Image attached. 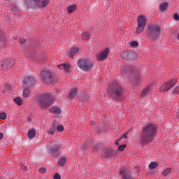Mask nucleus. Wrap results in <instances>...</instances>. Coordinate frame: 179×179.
Masks as SVG:
<instances>
[{
    "mask_svg": "<svg viewBox=\"0 0 179 179\" xmlns=\"http://www.w3.org/2000/svg\"><path fill=\"white\" fill-rule=\"evenodd\" d=\"M157 127L155 124H148L143 128L140 142L143 146H145L155 141Z\"/></svg>",
    "mask_w": 179,
    "mask_h": 179,
    "instance_id": "1",
    "label": "nucleus"
},
{
    "mask_svg": "<svg viewBox=\"0 0 179 179\" xmlns=\"http://www.w3.org/2000/svg\"><path fill=\"white\" fill-rule=\"evenodd\" d=\"M108 93L111 97L116 100L121 101L124 99V92L118 82L113 81L108 87Z\"/></svg>",
    "mask_w": 179,
    "mask_h": 179,
    "instance_id": "2",
    "label": "nucleus"
},
{
    "mask_svg": "<svg viewBox=\"0 0 179 179\" xmlns=\"http://www.w3.org/2000/svg\"><path fill=\"white\" fill-rule=\"evenodd\" d=\"M120 73L124 78L131 80L132 79V76L133 78H135V76L138 75V69L134 66H122L120 68Z\"/></svg>",
    "mask_w": 179,
    "mask_h": 179,
    "instance_id": "3",
    "label": "nucleus"
},
{
    "mask_svg": "<svg viewBox=\"0 0 179 179\" xmlns=\"http://www.w3.org/2000/svg\"><path fill=\"white\" fill-rule=\"evenodd\" d=\"M55 98L54 96L45 93L42 94L39 98V106L41 108H48L52 104Z\"/></svg>",
    "mask_w": 179,
    "mask_h": 179,
    "instance_id": "4",
    "label": "nucleus"
},
{
    "mask_svg": "<svg viewBox=\"0 0 179 179\" xmlns=\"http://www.w3.org/2000/svg\"><path fill=\"white\" fill-rule=\"evenodd\" d=\"M48 3V0H25V6L29 8H45Z\"/></svg>",
    "mask_w": 179,
    "mask_h": 179,
    "instance_id": "5",
    "label": "nucleus"
},
{
    "mask_svg": "<svg viewBox=\"0 0 179 179\" xmlns=\"http://www.w3.org/2000/svg\"><path fill=\"white\" fill-rule=\"evenodd\" d=\"M146 34L151 40H156L160 36V27L156 24H150L146 31Z\"/></svg>",
    "mask_w": 179,
    "mask_h": 179,
    "instance_id": "6",
    "label": "nucleus"
},
{
    "mask_svg": "<svg viewBox=\"0 0 179 179\" xmlns=\"http://www.w3.org/2000/svg\"><path fill=\"white\" fill-rule=\"evenodd\" d=\"M78 65L80 69H82L84 72H87L93 68V62H92L89 59H80L78 62Z\"/></svg>",
    "mask_w": 179,
    "mask_h": 179,
    "instance_id": "7",
    "label": "nucleus"
},
{
    "mask_svg": "<svg viewBox=\"0 0 179 179\" xmlns=\"http://www.w3.org/2000/svg\"><path fill=\"white\" fill-rule=\"evenodd\" d=\"M43 83H54L55 76L51 71H43L41 73Z\"/></svg>",
    "mask_w": 179,
    "mask_h": 179,
    "instance_id": "8",
    "label": "nucleus"
},
{
    "mask_svg": "<svg viewBox=\"0 0 179 179\" xmlns=\"http://www.w3.org/2000/svg\"><path fill=\"white\" fill-rule=\"evenodd\" d=\"M138 27L136 28V34H141L143 30H145V26H146V17L143 16H139L137 20Z\"/></svg>",
    "mask_w": 179,
    "mask_h": 179,
    "instance_id": "9",
    "label": "nucleus"
},
{
    "mask_svg": "<svg viewBox=\"0 0 179 179\" xmlns=\"http://www.w3.org/2000/svg\"><path fill=\"white\" fill-rule=\"evenodd\" d=\"M13 65H15V61L13 60V59H4L0 62V69L8 71L10 69Z\"/></svg>",
    "mask_w": 179,
    "mask_h": 179,
    "instance_id": "10",
    "label": "nucleus"
},
{
    "mask_svg": "<svg viewBox=\"0 0 179 179\" xmlns=\"http://www.w3.org/2000/svg\"><path fill=\"white\" fill-rule=\"evenodd\" d=\"M121 57L126 61H132V59L136 58V53L134 52L124 51L122 52Z\"/></svg>",
    "mask_w": 179,
    "mask_h": 179,
    "instance_id": "11",
    "label": "nucleus"
},
{
    "mask_svg": "<svg viewBox=\"0 0 179 179\" xmlns=\"http://www.w3.org/2000/svg\"><path fill=\"white\" fill-rule=\"evenodd\" d=\"M108 54H110V50H108V48H106L96 55L97 61H106L107 57H108Z\"/></svg>",
    "mask_w": 179,
    "mask_h": 179,
    "instance_id": "12",
    "label": "nucleus"
},
{
    "mask_svg": "<svg viewBox=\"0 0 179 179\" xmlns=\"http://www.w3.org/2000/svg\"><path fill=\"white\" fill-rule=\"evenodd\" d=\"M176 83H177V79L176 78L165 83L163 85V92H169L171 87H174V86H176Z\"/></svg>",
    "mask_w": 179,
    "mask_h": 179,
    "instance_id": "13",
    "label": "nucleus"
},
{
    "mask_svg": "<svg viewBox=\"0 0 179 179\" xmlns=\"http://www.w3.org/2000/svg\"><path fill=\"white\" fill-rule=\"evenodd\" d=\"M120 174L123 176L122 179H134V177L131 176V171L125 168L120 169Z\"/></svg>",
    "mask_w": 179,
    "mask_h": 179,
    "instance_id": "14",
    "label": "nucleus"
},
{
    "mask_svg": "<svg viewBox=\"0 0 179 179\" xmlns=\"http://www.w3.org/2000/svg\"><path fill=\"white\" fill-rule=\"evenodd\" d=\"M36 83V79L33 77L28 76L24 79L23 85L28 87H31Z\"/></svg>",
    "mask_w": 179,
    "mask_h": 179,
    "instance_id": "15",
    "label": "nucleus"
},
{
    "mask_svg": "<svg viewBox=\"0 0 179 179\" xmlns=\"http://www.w3.org/2000/svg\"><path fill=\"white\" fill-rule=\"evenodd\" d=\"M59 149H61L59 145H55L50 147L49 149V153L50 155H52V156L57 157L59 155Z\"/></svg>",
    "mask_w": 179,
    "mask_h": 179,
    "instance_id": "16",
    "label": "nucleus"
},
{
    "mask_svg": "<svg viewBox=\"0 0 179 179\" xmlns=\"http://www.w3.org/2000/svg\"><path fill=\"white\" fill-rule=\"evenodd\" d=\"M57 125H59L58 121H54L52 127H51L48 131L49 135H54V134H55Z\"/></svg>",
    "mask_w": 179,
    "mask_h": 179,
    "instance_id": "17",
    "label": "nucleus"
},
{
    "mask_svg": "<svg viewBox=\"0 0 179 179\" xmlns=\"http://www.w3.org/2000/svg\"><path fill=\"white\" fill-rule=\"evenodd\" d=\"M79 52V48H73L71 49L70 52L68 54V57L70 58H73L74 55H76Z\"/></svg>",
    "mask_w": 179,
    "mask_h": 179,
    "instance_id": "18",
    "label": "nucleus"
},
{
    "mask_svg": "<svg viewBox=\"0 0 179 179\" xmlns=\"http://www.w3.org/2000/svg\"><path fill=\"white\" fill-rule=\"evenodd\" d=\"M59 69H62L64 72H70L71 71V66L69 64H62L58 66Z\"/></svg>",
    "mask_w": 179,
    "mask_h": 179,
    "instance_id": "19",
    "label": "nucleus"
},
{
    "mask_svg": "<svg viewBox=\"0 0 179 179\" xmlns=\"http://www.w3.org/2000/svg\"><path fill=\"white\" fill-rule=\"evenodd\" d=\"M50 111L53 114H56V115L61 114V108H59V107H57V106H52L50 108Z\"/></svg>",
    "mask_w": 179,
    "mask_h": 179,
    "instance_id": "20",
    "label": "nucleus"
},
{
    "mask_svg": "<svg viewBox=\"0 0 179 179\" xmlns=\"http://www.w3.org/2000/svg\"><path fill=\"white\" fill-rule=\"evenodd\" d=\"M78 94V90L76 88H73L72 90H71L68 97L69 99H73V97H75V96H76V94Z\"/></svg>",
    "mask_w": 179,
    "mask_h": 179,
    "instance_id": "21",
    "label": "nucleus"
},
{
    "mask_svg": "<svg viewBox=\"0 0 179 179\" xmlns=\"http://www.w3.org/2000/svg\"><path fill=\"white\" fill-rule=\"evenodd\" d=\"M28 138L29 139H34V138H36V129H31L28 131Z\"/></svg>",
    "mask_w": 179,
    "mask_h": 179,
    "instance_id": "22",
    "label": "nucleus"
},
{
    "mask_svg": "<svg viewBox=\"0 0 179 179\" xmlns=\"http://www.w3.org/2000/svg\"><path fill=\"white\" fill-rule=\"evenodd\" d=\"M67 12L69 13H72L76 10V5H72L67 7Z\"/></svg>",
    "mask_w": 179,
    "mask_h": 179,
    "instance_id": "23",
    "label": "nucleus"
},
{
    "mask_svg": "<svg viewBox=\"0 0 179 179\" xmlns=\"http://www.w3.org/2000/svg\"><path fill=\"white\" fill-rule=\"evenodd\" d=\"M157 166H159V163L157 162H151L150 163L149 166H148V168H149V170H153L155 169H156V167H157Z\"/></svg>",
    "mask_w": 179,
    "mask_h": 179,
    "instance_id": "24",
    "label": "nucleus"
},
{
    "mask_svg": "<svg viewBox=\"0 0 179 179\" xmlns=\"http://www.w3.org/2000/svg\"><path fill=\"white\" fill-rule=\"evenodd\" d=\"M14 101L17 106H22L23 104V99L20 97L14 98Z\"/></svg>",
    "mask_w": 179,
    "mask_h": 179,
    "instance_id": "25",
    "label": "nucleus"
},
{
    "mask_svg": "<svg viewBox=\"0 0 179 179\" xmlns=\"http://www.w3.org/2000/svg\"><path fill=\"white\" fill-rule=\"evenodd\" d=\"M170 173H171V168H168V169L164 170V171L162 172V176H164V177H166V176H169V174H170Z\"/></svg>",
    "mask_w": 179,
    "mask_h": 179,
    "instance_id": "26",
    "label": "nucleus"
},
{
    "mask_svg": "<svg viewBox=\"0 0 179 179\" xmlns=\"http://www.w3.org/2000/svg\"><path fill=\"white\" fill-rule=\"evenodd\" d=\"M168 6H169V3H163L160 6V9L163 12V11L166 10V9H167Z\"/></svg>",
    "mask_w": 179,
    "mask_h": 179,
    "instance_id": "27",
    "label": "nucleus"
},
{
    "mask_svg": "<svg viewBox=\"0 0 179 179\" xmlns=\"http://www.w3.org/2000/svg\"><path fill=\"white\" fill-rule=\"evenodd\" d=\"M29 94H30V90L29 88L24 89L23 91V96L29 97Z\"/></svg>",
    "mask_w": 179,
    "mask_h": 179,
    "instance_id": "28",
    "label": "nucleus"
},
{
    "mask_svg": "<svg viewBox=\"0 0 179 179\" xmlns=\"http://www.w3.org/2000/svg\"><path fill=\"white\" fill-rule=\"evenodd\" d=\"M66 162V158L62 157L59 161L58 164H59V166H64Z\"/></svg>",
    "mask_w": 179,
    "mask_h": 179,
    "instance_id": "29",
    "label": "nucleus"
},
{
    "mask_svg": "<svg viewBox=\"0 0 179 179\" xmlns=\"http://www.w3.org/2000/svg\"><path fill=\"white\" fill-rule=\"evenodd\" d=\"M149 90H150V87H148V88H146L145 90H144L141 92V96H142V97H144V96H146V94H148V93H149Z\"/></svg>",
    "mask_w": 179,
    "mask_h": 179,
    "instance_id": "30",
    "label": "nucleus"
},
{
    "mask_svg": "<svg viewBox=\"0 0 179 179\" xmlns=\"http://www.w3.org/2000/svg\"><path fill=\"white\" fill-rule=\"evenodd\" d=\"M89 32H84L83 34L82 35L83 39V40H89Z\"/></svg>",
    "mask_w": 179,
    "mask_h": 179,
    "instance_id": "31",
    "label": "nucleus"
},
{
    "mask_svg": "<svg viewBox=\"0 0 179 179\" xmlns=\"http://www.w3.org/2000/svg\"><path fill=\"white\" fill-rule=\"evenodd\" d=\"M56 131H58V132H62V131H64V126L58 124L56 127Z\"/></svg>",
    "mask_w": 179,
    "mask_h": 179,
    "instance_id": "32",
    "label": "nucleus"
},
{
    "mask_svg": "<svg viewBox=\"0 0 179 179\" xmlns=\"http://www.w3.org/2000/svg\"><path fill=\"white\" fill-rule=\"evenodd\" d=\"M81 99L83 101H87V100H89V96L86 94H83Z\"/></svg>",
    "mask_w": 179,
    "mask_h": 179,
    "instance_id": "33",
    "label": "nucleus"
},
{
    "mask_svg": "<svg viewBox=\"0 0 179 179\" xmlns=\"http://www.w3.org/2000/svg\"><path fill=\"white\" fill-rule=\"evenodd\" d=\"M11 10H17V5H16V3H11Z\"/></svg>",
    "mask_w": 179,
    "mask_h": 179,
    "instance_id": "34",
    "label": "nucleus"
},
{
    "mask_svg": "<svg viewBox=\"0 0 179 179\" xmlns=\"http://www.w3.org/2000/svg\"><path fill=\"white\" fill-rule=\"evenodd\" d=\"M125 148H127V145H120L118 147V150H120V152H124Z\"/></svg>",
    "mask_w": 179,
    "mask_h": 179,
    "instance_id": "35",
    "label": "nucleus"
},
{
    "mask_svg": "<svg viewBox=\"0 0 179 179\" xmlns=\"http://www.w3.org/2000/svg\"><path fill=\"white\" fill-rule=\"evenodd\" d=\"M0 120H6V114L5 113H0Z\"/></svg>",
    "mask_w": 179,
    "mask_h": 179,
    "instance_id": "36",
    "label": "nucleus"
},
{
    "mask_svg": "<svg viewBox=\"0 0 179 179\" xmlns=\"http://www.w3.org/2000/svg\"><path fill=\"white\" fill-rule=\"evenodd\" d=\"M173 93H174L175 94H179V87H176L173 90Z\"/></svg>",
    "mask_w": 179,
    "mask_h": 179,
    "instance_id": "37",
    "label": "nucleus"
},
{
    "mask_svg": "<svg viewBox=\"0 0 179 179\" xmlns=\"http://www.w3.org/2000/svg\"><path fill=\"white\" fill-rule=\"evenodd\" d=\"M39 173H42V174H45V173H47V169H45V168H41L39 169Z\"/></svg>",
    "mask_w": 179,
    "mask_h": 179,
    "instance_id": "38",
    "label": "nucleus"
},
{
    "mask_svg": "<svg viewBox=\"0 0 179 179\" xmlns=\"http://www.w3.org/2000/svg\"><path fill=\"white\" fill-rule=\"evenodd\" d=\"M131 47H138V42L137 41H132L131 43Z\"/></svg>",
    "mask_w": 179,
    "mask_h": 179,
    "instance_id": "39",
    "label": "nucleus"
},
{
    "mask_svg": "<svg viewBox=\"0 0 179 179\" xmlns=\"http://www.w3.org/2000/svg\"><path fill=\"white\" fill-rule=\"evenodd\" d=\"M24 43H26V39H24V38H20V44H24Z\"/></svg>",
    "mask_w": 179,
    "mask_h": 179,
    "instance_id": "40",
    "label": "nucleus"
},
{
    "mask_svg": "<svg viewBox=\"0 0 179 179\" xmlns=\"http://www.w3.org/2000/svg\"><path fill=\"white\" fill-rule=\"evenodd\" d=\"M53 179H61V176L58 173H56L54 176H53Z\"/></svg>",
    "mask_w": 179,
    "mask_h": 179,
    "instance_id": "41",
    "label": "nucleus"
},
{
    "mask_svg": "<svg viewBox=\"0 0 179 179\" xmlns=\"http://www.w3.org/2000/svg\"><path fill=\"white\" fill-rule=\"evenodd\" d=\"M173 17H174L175 20H177V21L179 20V15H178V14H174Z\"/></svg>",
    "mask_w": 179,
    "mask_h": 179,
    "instance_id": "42",
    "label": "nucleus"
},
{
    "mask_svg": "<svg viewBox=\"0 0 179 179\" xmlns=\"http://www.w3.org/2000/svg\"><path fill=\"white\" fill-rule=\"evenodd\" d=\"M22 167L24 171H27V166L26 165H22Z\"/></svg>",
    "mask_w": 179,
    "mask_h": 179,
    "instance_id": "43",
    "label": "nucleus"
},
{
    "mask_svg": "<svg viewBox=\"0 0 179 179\" xmlns=\"http://www.w3.org/2000/svg\"><path fill=\"white\" fill-rule=\"evenodd\" d=\"M0 139H3V134L0 132Z\"/></svg>",
    "mask_w": 179,
    "mask_h": 179,
    "instance_id": "44",
    "label": "nucleus"
},
{
    "mask_svg": "<svg viewBox=\"0 0 179 179\" xmlns=\"http://www.w3.org/2000/svg\"><path fill=\"white\" fill-rule=\"evenodd\" d=\"M3 34V32L0 29V38L2 37V35Z\"/></svg>",
    "mask_w": 179,
    "mask_h": 179,
    "instance_id": "45",
    "label": "nucleus"
},
{
    "mask_svg": "<svg viewBox=\"0 0 179 179\" xmlns=\"http://www.w3.org/2000/svg\"><path fill=\"white\" fill-rule=\"evenodd\" d=\"M124 138H127V134H124V135L121 138V139H124Z\"/></svg>",
    "mask_w": 179,
    "mask_h": 179,
    "instance_id": "46",
    "label": "nucleus"
},
{
    "mask_svg": "<svg viewBox=\"0 0 179 179\" xmlns=\"http://www.w3.org/2000/svg\"><path fill=\"white\" fill-rule=\"evenodd\" d=\"M120 142V140H117L115 143L116 145H119L118 143Z\"/></svg>",
    "mask_w": 179,
    "mask_h": 179,
    "instance_id": "47",
    "label": "nucleus"
},
{
    "mask_svg": "<svg viewBox=\"0 0 179 179\" xmlns=\"http://www.w3.org/2000/svg\"><path fill=\"white\" fill-rule=\"evenodd\" d=\"M28 121L31 122V118L29 117Z\"/></svg>",
    "mask_w": 179,
    "mask_h": 179,
    "instance_id": "48",
    "label": "nucleus"
},
{
    "mask_svg": "<svg viewBox=\"0 0 179 179\" xmlns=\"http://www.w3.org/2000/svg\"><path fill=\"white\" fill-rule=\"evenodd\" d=\"M177 39L179 40V34L177 35Z\"/></svg>",
    "mask_w": 179,
    "mask_h": 179,
    "instance_id": "49",
    "label": "nucleus"
},
{
    "mask_svg": "<svg viewBox=\"0 0 179 179\" xmlns=\"http://www.w3.org/2000/svg\"><path fill=\"white\" fill-rule=\"evenodd\" d=\"M6 1H12V0H6Z\"/></svg>",
    "mask_w": 179,
    "mask_h": 179,
    "instance_id": "50",
    "label": "nucleus"
}]
</instances>
